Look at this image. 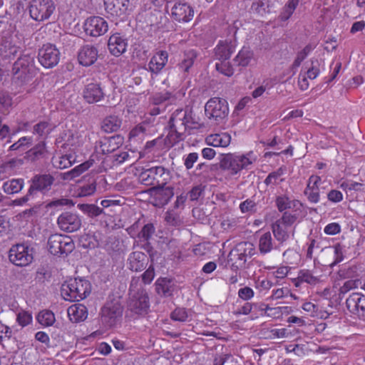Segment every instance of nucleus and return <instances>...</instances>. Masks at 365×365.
<instances>
[{"mask_svg":"<svg viewBox=\"0 0 365 365\" xmlns=\"http://www.w3.org/2000/svg\"><path fill=\"white\" fill-rule=\"evenodd\" d=\"M139 278H133L129 289V299L127 302L125 318L134 320L145 316L150 309V302L146 290L140 285Z\"/></svg>","mask_w":365,"mask_h":365,"instance_id":"nucleus-1","label":"nucleus"},{"mask_svg":"<svg viewBox=\"0 0 365 365\" xmlns=\"http://www.w3.org/2000/svg\"><path fill=\"white\" fill-rule=\"evenodd\" d=\"M37 70L34 56H21L13 65L12 83L18 87L27 84L37 73Z\"/></svg>","mask_w":365,"mask_h":365,"instance_id":"nucleus-2","label":"nucleus"},{"mask_svg":"<svg viewBox=\"0 0 365 365\" xmlns=\"http://www.w3.org/2000/svg\"><path fill=\"white\" fill-rule=\"evenodd\" d=\"M187 110L178 109L173 113L169 120V133L164 139L167 147H173L183 139V135L187 128Z\"/></svg>","mask_w":365,"mask_h":365,"instance_id":"nucleus-3","label":"nucleus"},{"mask_svg":"<svg viewBox=\"0 0 365 365\" xmlns=\"http://www.w3.org/2000/svg\"><path fill=\"white\" fill-rule=\"evenodd\" d=\"M90 282L82 278L70 279L65 282L61 288V295L65 300L79 302L85 299L91 292Z\"/></svg>","mask_w":365,"mask_h":365,"instance_id":"nucleus-4","label":"nucleus"},{"mask_svg":"<svg viewBox=\"0 0 365 365\" xmlns=\"http://www.w3.org/2000/svg\"><path fill=\"white\" fill-rule=\"evenodd\" d=\"M123 309L119 297L109 296L108 299L101 309L102 323L109 328L115 327L121 319Z\"/></svg>","mask_w":365,"mask_h":365,"instance_id":"nucleus-5","label":"nucleus"},{"mask_svg":"<svg viewBox=\"0 0 365 365\" xmlns=\"http://www.w3.org/2000/svg\"><path fill=\"white\" fill-rule=\"evenodd\" d=\"M140 182L147 186H165L171 180L170 171L163 166L152 167L139 175Z\"/></svg>","mask_w":365,"mask_h":365,"instance_id":"nucleus-6","label":"nucleus"},{"mask_svg":"<svg viewBox=\"0 0 365 365\" xmlns=\"http://www.w3.org/2000/svg\"><path fill=\"white\" fill-rule=\"evenodd\" d=\"M256 158L253 157L252 152L246 155H236L228 153L222 155L220 161V166L223 170H227L232 174H237L242 169H248L249 166L255 161Z\"/></svg>","mask_w":365,"mask_h":365,"instance_id":"nucleus-7","label":"nucleus"},{"mask_svg":"<svg viewBox=\"0 0 365 365\" xmlns=\"http://www.w3.org/2000/svg\"><path fill=\"white\" fill-rule=\"evenodd\" d=\"M255 254V248L252 242H241L230 252L228 262H232L233 269H242L245 267L247 259Z\"/></svg>","mask_w":365,"mask_h":365,"instance_id":"nucleus-8","label":"nucleus"},{"mask_svg":"<svg viewBox=\"0 0 365 365\" xmlns=\"http://www.w3.org/2000/svg\"><path fill=\"white\" fill-rule=\"evenodd\" d=\"M30 16L36 21L48 19L56 10L53 0H31L29 6Z\"/></svg>","mask_w":365,"mask_h":365,"instance_id":"nucleus-9","label":"nucleus"},{"mask_svg":"<svg viewBox=\"0 0 365 365\" xmlns=\"http://www.w3.org/2000/svg\"><path fill=\"white\" fill-rule=\"evenodd\" d=\"M75 247L73 240L67 235H51L48 240V251L53 255L71 253Z\"/></svg>","mask_w":365,"mask_h":365,"instance_id":"nucleus-10","label":"nucleus"},{"mask_svg":"<svg viewBox=\"0 0 365 365\" xmlns=\"http://www.w3.org/2000/svg\"><path fill=\"white\" fill-rule=\"evenodd\" d=\"M205 115L220 122L225 119L229 113L227 101L221 98H212L205 106Z\"/></svg>","mask_w":365,"mask_h":365,"instance_id":"nucleus-11","label":"nucleus"},{"mask_svg":"<svg viewBox=\"0 0 365 365\" xmlns=\"http://www.w3.org/2000/svg\"><path fill=\"white\" fill-rule=\"evenodd\" d=\"M9 258L16 266L29 265L33 261V249L24 244L12 246L9 250Z\"/></svg>","mask_w":365,"mask_h":365,"instance_id":"nucleus-12","label":"nucleus"},{"mask_svg":"<svg viewBox=\"0 0 365 365\" xmlns=\"http://www.w3.org/2000/svg\"><path fill=\"white\" fill-rule=\"evenodd\" d=\"M55 178L51 174H36L30 180L29 195H36L37 192L46 194L52 187Z\"/></svg>","mask_w":365,"mask_h":365,"instance_id":"nucleus-13","label":"nucleus"},{"mask_svg":"<svg viewBox=\"0 0 365 365\" xmlns=\"http://www.w3.org/2000/svg\"><path fill=\"white\" fill-rule=\"evenodd\" d=\"M38 62L46 68L56 66L60 60V51L51 43L43 44L38 53Z\"/></svg>","mask_w":365,"mask_h":365,"instance_id":"nucleus-14","label":"nucleus"},{"mask_svg":"<svg viewBox=\"0 0 365 365\" xmlns=\"http://www.w3.org/2000/svg\"><path fill=\"white\" fill-rule=\"evenodd\" d=\"M83 29L87 35L98 37L105 34L108 30L107 21L101 16H91L88 18L84 24Z\"/></svg>","mask_w":365,"mask_h":365,"instance_id":"nucleus-15","label":"nucleus"},{"mask_svg":"<svg viewBox=\"0 0 365 365\" xmlns=\"http://www.w3.org/2000/svg\"><path fill=\"white\" fill-rule=\"evenodd\" d=\"M57 224L62 231L73 232L81 228L82 222L78 215L71 212H64L58 216Z\"/></svg>","mask_w":365,"mask_h":365,"instance_id":"nucleus-16","label":"nucleus"},{"mask_svg":"<svg viewBox=\"0 0 365 365\" xmlns=\"http://www.w3.org/2000/svg\"><path fill=\"white\" fill-rule=\"evenodd\" d=\"M106 12L112 16L123 17L132 10L130 0H103Z\"/></svg>","mask_w":365,"mask_h":365,"instance_id":"nucleus-17","label":"nucleus"},{"mask_svg":"<svg viewBox=\"0 0 365 365\" xmlns=\"http://www.w3.org/2000/svg\"><path fill=\"white\" fill-rule=\"evenodd\" d=\"M348 310L365 321V295L354 292L346 300Z\"/></svg>","mask_w":365,"mask_h":365,"instance_id":"nucleus-18","label":"nucleus"},{"mask_svg":"<svg viewBox=\"0 0 365 365\" xmlns=\"http://www.w3.org/2000/svg\"><path fill=\"white\" fill-rule=\"evenodd\" d=\"M171 14L176 21L189 22L194 16V10L190 4L180 1L174 4Z\"/></svg>","mask_w":365,"mask_h":365,"instance_id":"nucleus-19","label":"nucleus"},{"mask_svg":"<svg viewBox=\"0 0 365 365\" xmlns=\"http://www.w3.org/2000/svg\"><path fill=\"white\" fill-rule=\"evenodd\" d=\"M127 46L128 39L119 33L111 35L108 39V50L115 56H120L125 53Z\"/></svg>","mask_w":365,"mask_h":365,"instance_id":"nucleus-20","label":"nucleus"},{"mask_svg":"<svg viewBox=\"0 0 365 365\" xmlns=\"http://www.w3.org/2000/svg\"><path fill=\"white\" fill-rule=\"evenodd\" d=\"M168 61V53L166 51H160L156 53L148 63V71L151 73V78L158 75L165 66Z\"/></svg>","mask_w":365,"mask_h":365,"instance_id":"nucleus-21","label":"nucleus"},{"mask_svg":"<svg viewBox=\"0 0 365 365\" xmlns=\"http://www.w3.org/2000/svg\"><path fill=\"white\" fill-rule=\"evenodd\" d=\"M19 51V47L14 43L11 36L2 37L0 43V56L2 58H13Z\"/></svg>","mask_w":365,"mask_h":365,"instance_id":"nucleus-22","label":"nucleus"},{"mask_svg":"<svg viewBox=\"0 0 365 365\" xmlns=\"http://www.w3.org/2000/svg\"><path fill=\"white\" fill-rule=\"evenodd\" d=\"M105 93L99 83H91L83 90V98L88 103H95L103 99Z\"/></svg>","mask_w":365,"mask_h":365,"instance_id":"nucleus-23","label":"nucleus"},{"mask_svg":"<svg viewBox=\"0 0 365 365\" xmlns=\"http://www.w3.org/2000/svg\"><path fill=\"white\" fill-rule=\"evenodd\" d=\"M148 263V257L142 252H133L128 258V268L133 272L144 270Z\"/></svg>","mask_w":365,"mask_h":365,"instance_id":"nucleus-24","label":"nucleus"},{"mask_svg":"<svg viewBox=\"0 0 365 365\" xmlns=\"http://www.w3.org/2000/svg\"><path fill=\"white\" fill-rule=\"evenodd\" d=\"M98 53V50L95 46L91 45L83 46L78 52V61L84 66H89L96 61Z\"/></svg>","mask_w":365,"mask_h":365,"instance_id":"nucleus-25","label":"nucleus"},{"mask_svg":"<svg viewBox=\"0 0 365 365\" xmlns=\"http://www.w3.org/2000/svg\"><path fill=\"white\" fill-rule=\"evenodd\" d=\"M152 190L155 192L154 199L156 205L159 207L167 205L174 195V189L171 186L153 187Z\"/></svg>","mask_w":365,"mask_h":365,"instance_id":"nucleus-26","label":"nucleus"},{"mask_svg":"<svg viewBox=\"0 0 365 365\" xmlns=\"http://www.w3.org/2000/svg\"><path fill=\"white\" fill-rule=\"evenodd\" d=\"M197 56V52L194 49H189L183 52L182 58L177 66L185 77L190 73Z\"/></svg>","mask_w":365,"mask_h":365,"instance_id":"nucleus-27","label":"nucleus"},{"mask_svg":"<svg viewBox=\"0 0 365 365\" xmlns=\"http://www.w3.org/2000/svg\"><path fill=\"white\" fill-rule=\"evenodd\" d=\"M156 293L163 297H170L174 291L173 280L168 277H160L155 282Z\"/></svg>","mask_w":365,"mask_h":365,"instance_id":"nucleus-28","label":"nucleus"},{"mask_svg":"<svg viewBox=\"0 0 365 365\" xmlns=\"http://www.w3.org/2000/svg\"><path fill=\"white\" fill-rule=\"evenodd\" d=\"M320 181L321 178L319 176L312 175L309 178L307 186L304 192L311 202L317 203L319 201L318 183Z\"/></svg>","mask_w":365,"mask_h":365,"instance_id":"nucleus-29","label":"nucleus"},{"mask_svg":"<svg viewBox=\"0 0 365 365\" xmlns=\"http://www.w3.org/2000/svg\"><path fill=\"white\" fill-rule=\"evenodd\" d=\"M124 138L120 135H115L105 138L100 142V147L103 153H111L117 150L123 143Z\"/></svg>","mask_w":365,"mask_h":365,"instance_id":"nucleus-30","label":"nucleus"},{"mask_svg":"<svg viewBox=\"0 0 365 365\" xmlns=\"http://www.w3.org/2000/svg\"><path fill=\"white\" fill-rule=\"evenodd\" d=\"M68 315L73 322H83L88 317L87 308L81 304H73L68 307Z\"/></svg>","mask_w":365,"mask_h":365,"instance_id":"nucleus-31","label":"nucleus"},{"mask_svg":"<svg viewBox=\"0 0 365 365\" xmlns=\"http://www.w3.org/2000/svg\"><path fill=\"white\" fill-rule=\"evenodd\" d=\"M122 120L118 116L110 115L106 117L101 123V129L105 133L117 132L121 127Z\"/></svg>","mask_w":365,"mask_h":365,"instance_id":"nucleus-32","label":"nucleus"},{"mask_svg":"<svg viewBox=\"0 0 365 365\" xmlns=\"http://www.w3.org/2000/svg\"><path fill=\"white\" fill-rule=\"evenodd\" d=\"M231 140L230 135L227 133H217L209 135L206 141L208 145L213 147H227L230 145Z\"/></svg>","mask_w":365,"mask_h":365,"instance_id":"nucleus-33","label":"nucleus"},{"mask_svg":"<svg viewBox=\"0 0 365 365\" xmlns=\"http://www.w3.org/2000/svg\"><path fill=\"white\" fill-rule=\"evenodd\" d=\"M46 153V143L44 141H41L26 153L25 158L34 162L43 158Z\"/></svg>","mask_w":365,"mask_h":365,"instance_id":"nucleus-34","label":"nucleus"},{"mask_svg":"<svg viewBox=\"0 0 365 365\" xmlns=\"http://www.w3.org/2000/svg\"><path fill=\"white\" fill-rule=\"evenodd\" d=\"M24 186V180L22 178L11 179L6 181L3 185L4 191L9 195L19 192Z\"/></svg>","mask_w":365,"mask_h":365,"instance_id":"nucleus-35","label":"nucleus"},{"mask_svg":"<svg viewBox=\"0 0 365 365\" xmlns=\"http://www.w3.org/2000/svg\"><path fill=\"white\" fill-rule=\"evenodd\" d=\"M232 53L233 48L227 43H220L215 48V58L218 61L228 60Z\"/></svg>","mask_w":365,"mask_h":365,"instance_id":"nucleus-36","label":"nucleus"},{"mask_svg":"<svg viewBox=\"0 0 365 365\" xmlns=\"http://www.w3.org/2000/svg\"><path fill=\"white\" fill-rule=\"evenodd\" d=\"M344 277L351 279H359L365 275V269L361 264H354L344 270H341Z\"/></svg>","mask_w":365,"mask_h":365,"instance_id":"nucleus-37","label":"nucleus"},{"mask_svg":"<svg viewBox=\"0 0 365 365\" xmlns=\"http://www.w3.org/2000/svg\"><path fill=\"white\" fill-rule=\"evenodd\" d=\"M259 251L262 255L270 252L273 249L271 233L267 232L261 235L259 240Z\"/></svg>","mask_w":365,"mask_h":365,"instance_id":"nucleus-38","label":"nucleus"},{"mask_svg":"<svg viewBox=\"0 0 365 365\" xmlns=\"http://www.w3.org/2000/svg\"><path fill=\"white\" fill-rule=\"evenodd\" d=\"M253 57L252 52L247 48H242L234 58V64L238 66H247Z\"/></svg>","mask_w":365,"mask_h":365,"instance_id":"nucleus-39","label":"nucleus"},{"mask_svg":"<svg viewBox=\"0 0 365 365\" xmlns=\"http://www.w3.org/2000/svg\"><path fill=\"white\" fill-rule=\"evenodd\" d=\"M77 207L89 217H96L104 213L103 209L94 204H78Z\"/></svg>","mask_w":365,"mask_h":365,"instance_id":"nucleus-40","label":"nucleus"},{"mask_svg":"<svg viewBox=\"0 0 365 365\" xmlns=\"http://www.w3.org/2000/svg\"><path fill=\"white\" fill-rule=\"evenodd\" d=\"M272 230L274 237L280 243L287 241L289 237L287 228L277 221L272 224Z\"/></svg>","mask_w":365,"mask_h":365,"instance_id":"nucleus-41","label":"nucleus"},{"mask_svg":"<svg viewBox=\"0 0 365 365\" xmlns=\"http://www.w3.org/2000/svg\"><path fill=\"white\" fill-rule=\"evenodd\" d=\"M271 7L269 0H257L252 3L251 9L253 11L263 16L271 11Z\"/></svg>","mask_w":365,"mask_h":365,"instance_id":"nucleus-42","label":"nucleus"},{"mask_svg":"<svg viewBox=\"0 0 365 365\" xmlns=\"http://www.w3.org/2000/svg\"><path fill=\"white\" fill-rule=\"evenodd\" d=\"M96 190V182L95 180H92L88 183L79 185L76 190V192L78 197H88L94 194Z\"/></svg>","mask_w":365,"mask_h":365,"instance_id":"nucleus-43","label":"nucleus"},{"mask_svg":"<svg viewBox=\"0 0 365 365\" xmlns=\"http://www.w3.org/2000/svg\"><path fill=\"white\" fill-rule=\"evenodd\" d=\"M36 319L39 324L44 327H50L56 321L54 314L50 310L40 312L36 317Z\"/></svg>","mask_w":365,"mask_h":365,"instance_id":"nucleus-44","label":"nucleus"},{"mask_svg":"<svg viewBox=\"0 0 365 365\" xmlns=\"http://www.w3.org/2000/svg\"><path fill=\"white\" fill-rule=\"evenodd\" d=\"M299 2V0H289L284 6L283 11L281 13V19L283 21L287 20L294 11Z\"/></svg>","mask_w":365,"mask_h":365,"instance_id":"nucleus-45","label":"nucleus"},{"mask_svg":"<svg viewBox=\"0 0 365 365\" xmlns=\"http://www.w3.org/2000/svg\"><path fill=\"white\" fill-rule=\"evenodd\" d=\"M361 284L359 279H349L346 281L339 289V295L344 296L345 294L349 292L350 290L356 289Z\"/></svg>","mask_w":365,"mask_h":365,"instance_id":"nucleus-46","label":"nucleus"},{"mask_svg":"<svg viewBox=\"0 0 365 365\" xmlns=\"http://www.w3.org/2000/svg\"><path fill=\"white\" fill-rule=\"evenodd\" d=\"M165 221L170 226H180L182 224V220L179 214L173 210H168L165 213Z\"/></svg>","mask_w":365,"mask_h":365,"instance_id":"nucleus-47","label":"nucleus"},{"mask_svg":"<svg viewBox=\"0 0 365 365\" xmlns=\"http://www.w3.org/2000/svg\"><path fill=\"white\" fill-rule=\"evenodd\" d=\"M215 68L217 71L227 76H231L234 73L232 66L227 60L220 61L219 63H216Z\"/></svg>","mask_w":365,"mask_h":365,"instance_id":"nucleus-48","label":"nucleus"},{"mask_svg":"<svg viewBox=\"0 0 365 365\" xmlns=\"http://www.w3.org/2000/svg\"><path fill=\"white\" fill-rule=\"evenodd\" d=\"M155 228L153 224L148 223L143 227L140 232L138 234V237L148 242L155 233Z\"/></svg>","mask_w":365,"mask_h":365,"instance_id":"nucleus-49","label":"nucleus"},{"mask_svg":"<svg viewBox=\"0 0 365 365\" xmlns=\"http://www.w3.org/2000/svg\"><path fill=\"white\" fill-rule=\"evenodd\" d=\"M0 106L3 113L9 112L13 106L11 96L7 93H0Z\"/></svg>","mask_w":365,"mask_h":365,"instance_id":"nucleus-50","label":"nucleus"},{"mask_svg":"<svg viewBox=\"0 0 365 365\" xmlns=\"http://www.w3.org/2000/svg\"><path fill=\"white\" fill-rule=\"evenodd\" d=\"M284 174V169L281 167L276 171L270 173L265 178L264 182L266 185H277L279 184L277 181L279 178Z\"/></svg>","mask_w":365,"mask_h":365,"instance_id":"nucleus-51","label":"nucleus"},{"mask_svg":"<svg viewBox=\"0 0 365 365\" xmlns=\"http://www.w3.org/2000/svg\"><path fill=\"white\" fill-rule=\"evenodd\" d=\"M32 143L31 138L28 137H22L17 142L12 144L9 150H24L26 148H29Z\"/></svg>","mask_w":365,"mask_h":365,"instance_id":"nucleus-52","label":"nucleus"},{"mask_svg":"<svg viewBox=\"0 0 365 365\" xmlns=\"http://www.w3.org/2000/svg\"><path fill=\"white\" fill-rule=\"evenodd\" d=\"M234 357L229 354H222L216 356L213 365H235Z\"/></svg>","mask_w":365,"mask_h":365,"instance_id":"nucleus-53","label":"nucleus"},{"mask_svg":"<svg viewBox=\"0 0 365 365\" xmlns=\"http://www.w3.org/2000/svg\"><path fill=\"white\" fill-rule=\"evenodd\" d=\"M51 130L50 124L46 121H41L34 126V133L40 136L48 135Z\"/></svg>","mask_w":365,"mask_h":365,"instance_id":"nucleus-54","label":"nucleus"},{"mask_svg":"<svg viewBox=\"0 0 365 365\" xmlns=\"http://www.w3.org/2000/svg\"><path fill=\"white\" fill-rule=\"evenodd\" d=\"M276 204L278 210L280 212H283L287 209L292 208V205L295 206V202L290 201L289 199L286 196H279L276 199Z\"/></svg>","mask_w":365,"mask_h":365,"instance_id":"nucleus-55","label":"nucleus"},{"mask_svg":"<svg viewBox=\"0 0 365 365\" xmlns=\"http://www.w3.org/2000/svg\"><path fill=\"white\" fill-rule=\"evenodd\" d=\"M297 220V215L296 214H292L289 212H284L282 217L277 221L287 228L292 226Z\"/></svg>","mask_w":365,"mask_h":365,"instance_id":"nucleus-56","label":"nucleus"},{"mask_svg":"<svg viewBox=\"0 0 365 365\" xmlns=\"http://www.w3.org/2000/svg\"><path fill=\"white\" fill-rule=\"evenodd\" d=\"M299 278L302 282L310 284H316L319 282V279L314 276L309 270H302L299 274Z\"/></svg>","mask_w":365,"mask_h":365,"instance_id":"nucleus-57","label":"nucleus"},{"mask_svg":"<svg viewBox=\"0 0 365 365\" xmlns=\"http://www.w3.org/2000/svg\"><path fill=\"white\" fill-rule=\"evenodd\" d=\"M311 66L307 70V77L310 79L316 78L319 74V62L317 58H312L310 60Z\"/></svg>","mask_w":365,"mask_h":365,"instance_id":"nucleus-58","label":"nucleus"},{"mask_svg":"<svg viewBox=\"0 0 365 365\" xmlns=\"http://www.w3.org/2000/svg\"><path fill=\"white\" fill-rule=\"evenodd\" d=\"M155 268L153 264L146 269V270L141 274L142 282L144 284H150L155 277Z\"/></svg>","mask_w":365,"mask_h":365,"instance_id":"nucleus-59","label":"nucleus"},{"mask_svg":"<svg viewBox=\"0 0 365 365\" xmlns=\"http://www.w3.org/2000/svg\"><path fill=\"white\" fill-rule=\"evenodd\" d=\"M148 126H149V125L145 123H142L137 125L135 127H134L130 131L129 138H135L137 136H139L141 134L142 135L145 134L148 130Z\"/></svg>","mask_w":365,"mask_h":365,"instance_id":"nucleus-60","label":"nucleus"},{"mask_svg":"<svg viewBox=\"0 0 365 365\" xmlns=\"http://www.w3.org/2000/svg\"><path fill=\"white\" fill-rule=\"evenodd\" d=\"M16 320L19 325L21 327H26L32 321L31 314L29 312L22 311L18 314Z\"/></svg>","mask_w":365,"mask_h":365,"instance_id":"nucleus-61","label":"nucleus"},{"mask_svg":"<svg viewBox=\"0 0 365 365\" xmlns=\"http://www.w3.org/2000/svg\"><path fill=\"white\" fill-rule=\"evenodd\" d=\"M187 317V312L184 308H176L171 314V319L175 321L185 322Z\"/></svg>","mask_w":365,"mask_h":365,"instance_id":"nucleus-62","label":"nucleus"},{"mask_svg":"<svg viewBox=\"0 0 365 365\" xmlns=\"http://www.w3.org/2000/svg\"><path fill=\"white\" fill-rule=\"evenodd\" d=\"M72 158L71 155H62L59 158V160L56 162V168L59 169H65L68 167H70L72 165L71 158Z\"/></svg>","mask_w":365,"mask_h":365,"instance_id":"nucleus-63","label":"nucleus"},{"mask_svg":"<svg viewBox=\"0 0 365 365\" xmlns=\"http://www.w3.org/2000/svg\"><path fill=\"white\" fill-rule=\"evenodd\" d=\"M256 207V203L250 199H247L240 205V209L242 212L253 211Z\"/></svg>","mask_w":365,"mask_h":365,"instance_id":"nucleus-64","label":"nucleus"}]
</instances>
